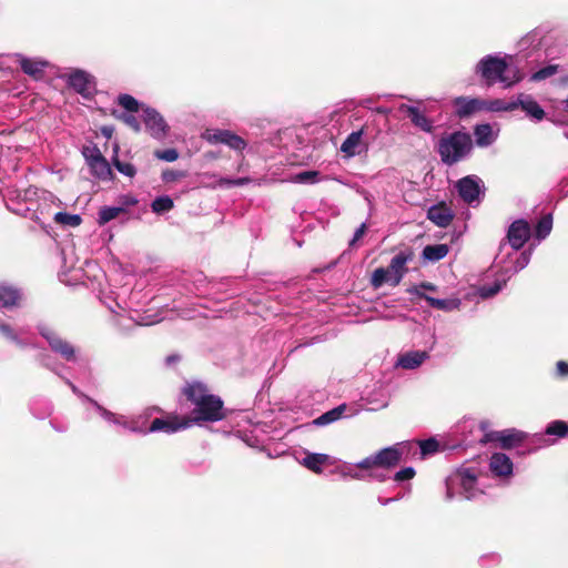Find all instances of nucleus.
<instances>
[{
  "instance_id": "obj_40",
  "label": "nucleus",
  "mask_w": 568,
  "mask_h": 568,
  "mask_svg": "<svg viewBox=\"0 0 568 568\" xmlns=\"http://www.w3.org/2000/svg\"><path fill=\"white\" fill-rule=\"evenodd\" d=\"M113 165L123 175L133 178L136 174V169L133 164L120 161L116 156L113 158Z\"/></svg>"
},
{
  "instance_id": "obj_64",
  "label": "nucleus",
  "mask_w": 568,
  "mask_h": 568,
  "mask_svg": "<svg viewBox=\"0 0 568 568\" xmlns=\"http://www.w3.org/2000/svg\"><path fill=\"white\" fill-rule=\"evenodd\" d=\"M562 109L568 112V98L561 102Z\"/></svg>"
},
{
  "instance_id": "obj_12",
  "label": "nucleus",
  "mask_w": 568,
  "mask_h": 568,
  "mask_svg": "<svg viewBox=\"0 0 568 568\" xmlns=\"http://www.w3.org/2000/svg\"><path fill=\"white\" fill-rule=\"evenodd\" d=\"M459 196L468 204L479 200L483 193V181L476 175H468L460 179L456 184Z\"/></svg>"
},
{
  "instance_id": "obj_24",
  "label": "nucleus",
  "mask_w": 568,
  "mask_h": 568,
  "mask_svg": "<svg viewBox=\"0 0 568 568\" xmlns=\"http://www.w3.org/2000/svg\"><path fill=\"white\" fill-rule=\"evenodd\" d=\"M399 110L405 112L407 116L410 119L413 124L425 132H430L433 129L432 121L426 118L424 113L419 111L418 108L407 104H402Z\"/></svg>"
},
{
  "instance_id": "obj_30",
  "label": "nucleus",
  "mask_w": 568,
  "mask_h": 568,
  "mask_svg": "<svg viewBox=\"0 0 568 568\" xmlns=\"http://www.w3.org/2000/svg\"><path fill=\"white\" fill-rule=\"evenodd\" d=\"M89 168L91 173L102 181H110L113 178L111 166L104 156L100 160L95 159L94 162L89 164Z\"/></svg>"
},
{
  "instance_id": "obj_60",
  "label": "nucleus",
  "mask_w": 568,
  "mask_h": 568,
  "mask_svg": "<svg viewBox=\"0 0 568 568\" xmlns=\"http://www.w3.org/2000/svg\"><path fill=\"white\" fill-rule=\"evenodd\" d=\"M345 476H349V477H352L354 479H362L363 478V476L359 473L353 471V470H349V471L345 473Z\"/></svg>"
},
{
  "instance_id": "obj_3",
  "label": "nucleus",
  "mask_w": 568,
  "mask_h": 568,
  "mask_svg": "<svg viewBox=\"0 0 568 568\" xmlns=\"http://www.w3.org/2000/svg\"><path fill=\"white\" fill-rule=\"evenodd\" d=\"M475 73L487 85L500 83L508 89L518 83L523 75L517 68L508 64L507 58L499 54H487L475 65Z\"/></svg>"
},
{
  "instance_id": "obj_51",
  "label": "nucleus",
  "mask_w": 568,
  "mask_h": 568,
  "mask_svg": "<svg viewBox=\"0 0 568 568\" xmlns=\"http://www.w3.org/2000/svg\"><path fill=\"white\" fill-rule=\"evenodd\" d=\"M367 230L366 223H362L355 231L353 239L349 241V245H354L359 239H362Z\"/></svg>"
},
{
  "instance_id": "obj_38",
  "label": "nucleus",
  "mask_w": 568,
  "mask_h": 568,
  "mask_svg": "<svg viewBox=\"0 0 568 568\" xmlns=\"http://www.w3.org/2000/svg\"><path fill=\"white\" fill-rule=\"evenodd\" d=\"M118 103L126 111L125 113L138 112L140 108L139 101L130 94H120Z\"/></svg>"
},
{
  "instance_id": "obj_15",
  "label": "nucleus",
  "mask_w": 568,
  "mask_h": 568,
  "mask_svg": "<svg viewBox=\"0 0 568 568\" xmlns=\"http://www.w3.org/2000/svg\"><path fill=\"white\" fill-rule=\"evenodd\" d=\"M191 426V422L186 418L181 420L176 417L172 418H155L152 420L149 428H145L144 434L164 432L166 434H173L181 429H185Z\"/></svg>"
},
{
  "instance_id": "obj_47",
  "label": "nucleus",
  "mask_w": 568,
  "mask_h": 568,
  "mask_svg": "<svg viewBox=\"0 0 568 568\" xmlns=\"http://www.w3.org/2000/svg\"><path fill=\"white\" fill-rule=\"evenodd\" d=\"M318 172L316 171H304L295 176V181L298 183H314L317 181Z\"/></svg>"
},
{
  "instance_id": "obj_4",
  "label": "nucleus",
  "mask_w": 568,
  "mask_h": 568,
  "mask_svg": "<svg viewBox=\"0 0 568 568\" xmlns=\"http://www.w3.org/2000/svg\"><path fill=\"white\" fill-rule=\"evenodd\" d=\"M471 148L470 135L457 131L440 138L437 151L443 163L453 165L464 160L470 153Z\"/></svg>"
},
{
  "instance_id": "obj_7",
  "label": "nucleus",
  "mask_w": 568,
  "mask_h": 568,
  "mask_svg": "<svg viewBox=\"0 0 568 568\" xmlns=\"http://www.w3.org/2000/svg\"><path fill=\"white\" fill-rule=\"evenodd\" d=\"M406 452V444L400 443L378 450L356 464L361 469L382 468L389 469L397 466L402 462V457Z\"/></svg>"
},
{
  "instance_id": "obj_10",
  "label": "nucleus",
  "mask_w": 568,
  "mask_h": 568,
  "mask_svg": "<svg viewBox=\"0 0 568 568\" xmlns=\"http://www.w3.org/2000/svg\"><path fill=\"white\" fill-rule=\"evenodd\" d=\"M63 79L70 88L84 99H91L97 92L95 78L82 69H72L63 75Z\"/></svg>"
},
{
  "instance_id": "obj_42",
  "label": "nucleus",
  "mask_w": 568,
  "mask_h": 568,
  "mask_svg": "<svg viewBox=\"0 0 568 568\" xmlns=\"http://www.w3.org/2000/svg\"><path fill=\"white\" fill-rule=\"evenodd\" d=\"M422 456L434 454L438 450V443L435 438L420 440L419 443Z\"/></svg>"
},
{
  "instance_id": "obj_63",
  "label": "nucleus",
  "mask_w": 568,
  "mask_h": 568,
  "mask_svg": "<svg viewBox=\"0 0 568 568\" xmlns=\"http://www.w3.org/2000/svg\"><path fill=\"white\" fill-rule=\"evenodd\" d=\"M102 133L106 136V138H110L111 136V133H112V130L109 129V128H103L102 129Z\"/></svg>"
},
{
  "instance_id": "obj_17",
  "label": "nucleus",
  "mask_w": 568,
  "mask_h": 568,
  "mask_svg": "<svg viewBox=\"0 0 568 568\" xmlns=\"http://www.w3.org/2000/svg\"><path fill=\"white\" fill-rule=\"evenodd\" d=\"M367 128V124H365L362 129L348 134L341 145V151L347 156H355L362 152V148L367 150L368 145L363 141Z\"/></svg>"
},
{
  "instance_id": "obj_43",
  "label": "nucleus",
  "mask_w": 568,
  "mask_h": 568,
  "mask_svg": "<svg viewBox=\"0 0 568 568\" xmlns=\"http://www.w3.org/2000/svg\"><path fill=\"white\" fill-rule=\"evenodd\" d=\"M82 154L87 161V164H91L92 162L97 160H100L103 158L101 151L94 145V146H85L83 148Z\"/></svg>"
},
{
  "instance_id": "obj_58",
  "label": "nucleus",
  "mask_w": 568,
  "mask_h": 568,
  "mask_svg": "<svg viewBox=\"0 0 568 568\" xmlns=\"http://www.w3.org/2000/svg\"><path fill=\"white\" fill-rule=\"evenodd\" d=\"M417 287H418V292H420L422 288L426 290V291H432V292L436 291V286L429 282H423Z\"/></svg>"
},
{
  "instance_id": "obj_53",
  "label": "nucleus",
  "mask_w": 568,
  "mask_h": 568,
  "mask_svg": "<svg viewBox=\"0 0 568 568\" xmlns=\"http://www.w3.org/2000/svg\"><path fill=\"white\" fill-rule=\"evenodd\" d=\"M556 373L558 377H568V363L564 361L557 362Z\"/></svg>"
},
{
  "instance_id": "obj_32",
  "label": "nucleus",
  "mask_w": 568,
  "mask_h": 568,
  "mask_svg": "<svg viewBox=\"0 0 568 568\" xmlns=\"http://www.w3.org/2000/svg\"><path fill=\"white\" fill-rule=\"evenodd\" d=\"M484 110L491 112H507L516 110V100L505 101L503 99L484 100Z\"/></svg>"
},
{
  "instance_id": "obj_34",
  "label": "nucleus",
  "mask_w": 568,
  "mask_h": 568,
  "mask_svg": "<svg viewBox=\"0 0 568 568\" xmlns=\"http://www.w3.org/2000/svg\"><path fill=\"white\" fill-rule=\"evenodd\" d=\"M552 229V215H544L535 227V236L538 241L545 240L551 232Z\"/></svg>"
},
{
  "instance_id": "obj_45",
  "label": "nucleus",
  "mask_w": 568,
  "mask_h": 568,
  "mask_svg": "<svg viewBox=\"0 0 568 568\" xmlns=\"http://www.w3.org/2000/svg\"><path fill=\"white\" fill-rule=\"evenodd\" d=\"M118 118L122 120L133 131L139 132L141 130V125L138 118L132 113H121Z\"/></svg>"
},
{
  "instance_id": "obj_11",
  "label": "nucleus",
  "mask_w": 568,
  "mask_h": 568,
  "mask_svg": "<svg viewBox=\"0 0 568 568\" xmlns=\"http://www.w3.org/2000/svg\"><path fill=\"white\" fill-rule=\"evenodd\" d=\"M204 138L211 144H225L237 152H242L247 145L243 138L230 130H206Z\"/></svg>"
},
{
  "instance_id": "obj_48",
  "label": "nucleus",
  "mask_w": 568,
  "mask_h": 568,
  "mask_svg": "<svg viewBox=\"0 0 568 568\" xmlns=\"http://www.w3.org/2000/svg\"><path fill=\"white\" fill-rule=\"evenodd\" d=\"M498 257H499V253L496 255L495 257V266L499 270V272L501 273L503 276L509 278L510 276H513L515 273L513 272H508L505 267V265H514L515 264V256H511L509 258H507V262L505 263H499L498 262Z\"/></svg>"
},
{
  "instance_id": "obj_6",
  "label": "nucleus",
  "mask_w": 568,
  "mask_h": 568,
  "mask_svg": "<svg viewBox=\"0 0 568 568\" xmlns=\"http://www.w3.org/2000/svg\"><path fill=\"white\" fill-rule=\"evenodd\" d=\"M457 494L465 499H473L481 494L477 487V474L474 469H459L446 479V499L452 500Z\"/></svg>"
},
{
  "instance_id": "obj_18",
  "label": "nucleus",
  "mask_w": 568,
  "mask_h": 568,
  "mask_svg": "<svg viewBox=\"0 0 568 568\" xmlns=\"http://www.w3.org/2000/svg\"><path fill=\"white\" fill-rule=\"evenodd\" d=\"M520 108L535 122L544 120L546 113L539 103L529 94L520 93L516 99V109Z\"/></svg>"
},
{
  "instance_id": "obj_56",
  "label": "nucleus",
  "mask_w": 568,
  "mask_h": 568,
  "mask_svg": "<svg viewBox=\"0 0 568 568\" xmlns=\"http://www.w3.org/2000/svg\"><path fill=\"white\" fill-rule=\"evenodd\" d=\"M379 468L369 469V476L376 480L383 481L386 479V475L378 470Z\"/></svg>"
},
{
  "instance_id": "obj_49",
  "label": "nucleus",
  "mask_w": 568,
  "mask_h": 568,
  "mask_svg": "<svg viewBox=\"0 0 568 568\" xmlns=\"http://www.w3.org/2000/svg\"><path fill=\"white\" fill-rule=\"evenodd\" d=\"M251 182H252V180L250 178H237V179H222L220 181V184L230 187V186H243Z\"/></svg>"
},
{
  "instance_id": "obj_41",
  "label": "nucleus",
  "mask_w": 568,
  "mask_h": 568,
  "mask_svg": "<svg viewBox=\"0 0 568 568\" xmlns=\"http://www.w3.org/2000/svg\"><path fill=\"white\" fill-rule=\"evenodd\" d=\"M546 433L548 435H556L564 437L568 434V425L565 422L556 420L548 425Z\"/></svg>"
},
{
  "instance_id": "obj_19",
  "label": "nucleus",
  "mask_w": 568,
  "mask_h": 568,
  "mask_svg": "<svg viewBox=\"0 0 568 568\" xmlns=\"http://www.w3.org/2000/svg\"><path fill=\"white\" fill-rule=\"evenodd\" d=\"M407 292L409 294H413V295H416L420 298H424L429 306L436 308V310H440V311H445V312H450V311H455V310H458L462 302L458 298H435V297H432L429 295H426L422 292H418V287H410L407 290Z\"/></svg>"
},
{
  "instance_id": "obj_20",
  "label": "nucleus",
  "mask_w": 568,
  "mask_h": 568,
  "mask_svg": "<svg viewBox=\"0 0 568 568\" xmlns=\"http://www.w3.org/2000/svg\"><path fill=\"white\" fill-rule=\"evenodd\" d=\"M27 329L24 327L14 328L10 324L0 320V336L13 343L19 348H27L31 343L26 338Z\"/></svg>"
},
{
  "instance_id": "obj_9",
  "label": "nucleus",
  "mask_w": 568,
  "mask_h": 568,
  "mask_svg": "<svg viewBox=\"0 0 568 568\" xmlns=\"http://www.w3.org/2000/svg\"><path fill=\"white\" fill-rule=\"evenodd\" d=\"M89 403L95 409V412L111 425L122 427L123 429L130 430L132 433H145L144 424L136 417H130L121 414H115L103 406H101L94 399H89Z\"/></svg>"
},
{
  "instance_id": "obj_2",
  "label": "nucleus",
  "mask_w": 568,
  "mask_h": 568,
  "mask_svg": "<svg viewBox=\"0 0 568 568\" xmlns=\"http://www.w3.org/2000/svg\"><path fill=\"white\" fill-rule=\"evenodd\" d=\"M184 395L194 405L192 423L217 422L224 418L223 402L220 397L209 393L206 386L195 382L184 388Z\"/></svg>"
},
{
  "instance_id": "obj_52",
  "label": "nucleus",
  "mask_w": 568,
  "mask_h": 568,
  "mask_svg": "<svg viewBox=\"0 0 568 568\" xmlns=\"http://www.w3.org/2000/svg\"><path fill=\"white\" fill-rule=\"evenodd\" d=\"M367 403L369 405H372V407L369 408L371 410H378V409H382V408H385L388 406V399L387 398H383L378 402H375L371 398H367Z\"/></svg>"
},
{
  "instance_id": "obj_27",
  "label": "nucleus",
  "mask_w": 568,
  "mask_h": 568,
  "mask_svg": "<svg viewBox=\"0 0 568 568\" xmlns=\"http://www.w3.org/2000/svg\"><path fill=\"white\" fill-rule=\"evenodd\" d=\"M19 64L21 70L31 77L38 78L41 77L44 69L48 67V62L40 59H29L21 57L19 60Z\"/></svg>"
},
{
  "instance_id": "obj_23",
  "label": "nucleus",
  "mask_w": 568,
  "mask_h": 568,
  "mask_svg": "<svg viewBox=\"0 0 568 568\" xmlns=\"http://www.w3.org/2000/svg\"><path fill=\"white\" fill-rule=\"evenodd\" d=\"M429 357L426 351H410L400 354L396 361V366L404 369H415L419 367Z\"/></svg>"
},
{
  "instance_id": "obj_22",
  "label": "nucleus",
  "mask_w": 568,
  "mask_h": 568,
  "mask_svg": "<svg viewBox=\"0 0 568 568\" xmlns=\"http://www.w3.org/2000/svg\"><path fill=\"white\" fill-rule=\"evenodd\" d=\"M456 113L459 118L469 116L477 111L484 110V100L478 98L458 97L454 100Z\"/></svg>"
},
{
  "instance_id": "obj_16",
  "label": "nucleus",
  "mask_w": 568,
  "mask_h": 568,
  "mask_svg": "<svg viewBox=\"0 0 568 568\" xmlns=\"http://www.w3.org/2000/svg\"><path fill=\"white\" fill-rule=\"evenodd\" d=\"M487 439L489 442H497L499 443L500 447L509 449L520 444L525 439V434L520 430L511 428L491 432L487 434Z\"/></svg>"
},
{
  "instance_id": "obj_54",
  "label": "nucleus",
  "mask_w": 568,
  "mask_h": 568,
  "mask_svg": "<svg viewBox=\"0 0 568 568\" xmlns=\"http://www.w3.org/2000/svg\"><path fill=\"white\" fill-rule=\"evenodd\" d=\"M63 379H64V382L67 383V385H69V387L71 388V390H72L75 395H78V396L82 397L84 400H87V402L89 403V399H91L90 397H88V396H85L84 394H82V393L79 390V388H78V387H77V386H75L71 381H69L68 378H63Z\"/></svg>"
},
{
  "instance_id": "obj_14",
  "label": "nucleus",
  "mask_w": 568,
  "mask_h": 568,
  "mask_svg": "<svg viewBox=\"0 0 568 568\" xmlns=\"http://www.w3.org/2000/svg\"><path fill=\"white\" fill-rule=\"evenodd\" d=\"M143 121L150 134L155 139H163L168 133V124L163 116L152 108L143 110Z\"/></svg>"
},
{
  "instance_id": "obj_55",
  "label": "nucleus",
  "mask_w": 568,
  "mask_h": 568,
  "mask_svg": "<svg viewBox=\"0 0 568 568\" xmlns=\"http://www.w3.org/2000/svg\"><path fill=\"white\" fill-rule=\"evenodd\" d=\"M180 176H181V174H180V173H178V172H175V171H165V172H163V174H162V179H163V181H165V182L174 181V180H176V179H178V178H180Z\"/></svg>"
},
{
  "instance_id": "obj_25",
  "label": "nucleus",
  "mask_w": 568,
  "mask_h": 568,
  "mask_svg": "<svg viewBox=\"0 0 568 568\" xmlns=\"http://www.w3.org/2000/svg\"><path fill=\"white\" fill-rule=\"evenodd\" d=\"M427 217L439 227H446L453 221L452 210L445 205H433L429 207Z\"/></svg>"
},
{
  "instance_id": "obj_28",
  "label": "nucleus",
  "mask_w": 568,
  "mask_h": 568,
  "mask_svg": "<svg viewBox=\"0 0 568 568\" xmlns=\"http://www.w3.org/2000/svg\"><path fill=\"white\" fill-rule=\"evenodd\" d=\"M347 408L348 407L346 404H341L337 407H334L333 409L327 410L317 418H315L313 420V424L315 426H326L332 423H335L345 416Z\"/></svg>"
},
{
  "instance_id": "obj_21",
  "label": "nucleus",
  "mask_w": 568,
  "mask_h": 568,
  "mask_svg": "<svg viewBox=\"0 0 568 568\" xmlns=\"http://www.w3.org/2000/svg\"><path fill=\"white\" fill-rule=\"evenodd\" d=\"M514 464L511 459L504 453H494L489 460V469L500 478H507L513 475Z\"/></svg>"
},
{
  "instance_id": "obj_39",
  "label": "nucleus",
  "mask_w": 568,
  "mask_h": 568,
  "mask_svg": "<svg viewBox=\"0 0 568 568\" xmlns=\"http://www.w3.org/2000/svg\"><path fill=\"white\" fill-rule=\"evenodd\" d=\"M558 72V65L548 64L546 67L540 68L535 73L531 74V81L539 82L546 80Z\"/></svg>"
},
{
  "instance_id": "obj_31",
  "label": "nucleus",
  "mask_w": 568,
  "mask_h": 568,
  "mask_svg": "<svg viewBox=\"0 0 568 568\" xmlns=\"http://www.w3.org/2000/svg\"><path fill=\"white\" fill-rule=\"evenodd\" d=\"M448 252L449 248L446 244L426 245L423 248L422 256L429 262H438L443 260Z\"/></svg>"
},
{
  "instance_id": "obj_50",
  "label": "nucleus",
  "mask_w": 568,
  "mask_h": 568,
  "mask_svg": "<svg viewBox=\"0 0 568 568\" xmlns=\"http://www.w3.org/2000/svg\"><path fill=\"white\" fill-rule=\"evenodd\" d=\"M40 363L45 368L50 369L51 372L55 373L58 376L62 377L59 372V365L53 363V361L50 358V356H41Z\"/></svg>"
},
{
  "instance_id": "obj_29",
  "label": "nucleus",
  "mask_w": 568,
  "mask_h": 568,
  "mask_svg": "<svg viewBox=\"0 0 568 568\" xmlns=\"http://www.w3.org/2000/svg\"><path fill=\"white\" fill-rule=\"evenodd\" d=\"M328 459L329 456L326 454L310 453L303 458L302 465L316 474H321L323 471V465H325Z\"/></svg>"
},
{
  "instance_id": "obj_26",
  "label": "nucleus",
  "mask_w": 568,
  "mask_h": 568,
  "mask_svg": "<svg viewBox=\"0 0 568 568\" xmlns=\"http://www.w3.org/2000/svg\"><path fill=\"white\" fill-rule=\"evenodd\" d=\"M474 135L476 144L480 148L491 145L497 139V132H495L493 126L488 123L476 125Z\"/></svg>"
},
{
  "instance_id": "obj_44",
  "label": "nucleus",
  "mask_w": 568,
  "mask_h": 568,
  "mask_svg": "<svg viewBox=\"0 0 568 568\" xmlns=\"http://www.w3.org/2000/svg\"><path fill=\"white\" fill-rule=\"evenodd\" d=\"M155 158L165 162H174L179 158L175 149L159 150L154 153Z\"/></svg>"
},
{
  "instance_id": "obj_5",
  "label": "nucleus",
  "mask_w": 568,
  "mask_h": 568,
  "mask_svg": "<svg viewBox=\"0 0 568 568\" xmlns=\"http://www.w3.org/2000/svg\"><path fill=\"white\" fill-rule=\"evenodd\" d=\"M413 253L410 251H400L392 260L387 268H376L371 277V285L374 288L382 287L385 283L397 286L407 273V263L412 261Z\"/></svg>"
},
{
  "instance_id": "obj_8",
  "label": "nucleus",
  "mask_w": 568,
  "mask_h": 568,
  "mask_svg": "<svg viewBox=\"0 0 568 568\" xmlns=\"http://www.w3.org/2000/svg\"><path fill=\"white\" fill-rule=\"evenodd\" d=\"M37 329L40 336L47 341L53 353L70 363H77L79 361L77 347L69 341L64 339L53 327L47 324H39Z\"/></svg>"
},
{
  "instance_id": "obj_37",
  "label": "nucleus",
  "mask_w": 568,
  "mask_h": 568,
  "mask_svg": "<svg viewBox=\"0 0 568 568\" xmlns=\"http://www.w3.org/2000/svg\"><path fill=\"white\" fill-rule=\"evenodd\" d=\"M54 222L61 225H67L71 227L79 226L82 222V219L79 214H70L65 212H58L53 217Z\"/></svg>"
},
{
  "instance_id": "obj_36",
  "label": "nucleus",
  "mask_w": 568,
  "mask_h": 568,
  "mask_svg": "<svg viewBox=\"0 0 568 568\" xmlns=\"http://www.w3.org/2000/svg\"><path fill=\"white\" fill-rule=\"evenodd\" d=\"M505 283L506 278H503L501 281L497 280L493 284H484L478 287L477 293L481 298H490L501 290Z\"/></svg>"
},
{
  "instance_id": "obj_33",
  "label": "nucleus",
  "mask_w": 568,
  "mask_h": 568,
  "mask_svg": "<svg viewBox=\"0 0 568 568\" xmlns=\"http://www.w3.org/2000/svg\"><path fill=\"white\" fill-rule=\"evenodd\" d=\"M123 212L124 207L122 206H103L99 210L98 213V224L104 225L110 221L116 219Z\"/></svg>"
},
{
  "instance_id": "obj_13",
  "label": "nucleus",
  "mask_w": 568,
  "mask_h": 568,
  "mask_svg": "<svg viewBox=\"0 0 568 568\" xmlns=\"http://www.w3.org/2000/svg\"><path fill=\"white\" fill-rule=\"evenodd\" d=\"M24 300L23 292L9 283L0 284V310L13 311L22 306Z\"/></svg>"
},
{
  "instance_id": "obj_1",
  "label": "nucleus",
  "mask_w": 568,
  "mask_h": 568,
  "mask_svg": "<svg viewBox=\"0 0 568 568\" xmlns=\"http://www.w3.org/2000/svg\"><path fill=\"white\" fill-rule=\"evenodd\" d=\"M530 235L531 229L526 220H516L508 227L507 242L500 244L498 257L499 263H505L507 258L515 256L514 265H505L508 272L518 273L528 265L534 248L529 247L526 251H519L529 240Z\"/></svg>"
},
{
  "instance_id": "obj_62",
  "label": "nucleus",
  "mask_w": 568,
  "mask_h": 568,
  "mask_svg": "<svg viewBox=\"0 0 568 568\" xmlns=\"http://www.w3.org/2000/svg\"><path fill=\"white\" fill-rule=\"evenodd\" d=\"M376 112H378L381 114H388L389 110L387 108H384V106H378V108H376Z\"/></svg>"
},
{
  "instance_id": "obj_61",
  "label": "nucleus",
  "mask_w": 568,
  "mask_h": 568,
  "mask_svg": "<svg viewBox=\"0 0 568 568\" xmlns=\"http://www.w3.org/2000/svg\"><path fill=\"white\" fill-rule=\"evenodd\" d=\"M180 359V357L178 355H171V356H168L166 357V363L168 365L172 364V363H175Z\"/></svg>"
},
{
  "instance_id": "obj_46",
  "label": "nucleus",
  "mask_w": 568,
  "mask_h": 568,
  "mask_svg": "<svg viewBox=\"0 0 568 568\" xmlns=\"http://www.w3.org/2000/svg\"><path fill=\"white\" fill-rule=\"evenodd\" d=\"M416 471L413 467H405L394 475V480L402 483L414 478Z\"/></svg>"
},
{
  "instance_id": "obj_35",
  "label": "nucleus",
  "mask_w": 568,
  "mask_h": 568,
  "mask_svg": "<svg viewBox=\"0 0 568 568\" xmlns=\"http://www.w3.org/2000/svg\"><path fill=\"white\" fill-rule=\"evenodd\" d=\"M174 206L173 200L169 195L158 196L151 203V209L156 214H163L171 211Z\"/></svg>"
},
{
  "instance_id": "obj_57",
  "label": "nucleus",
  "mask_w": 568,
  "mask_h": 568,
  "mask_svg": "<svg viewBox=\"0 0 568 568\" xmlns=\"http://www.w3.org/2000/svg\"><path fill=\"white\" fill-rule=\"evenodd\" d=\"M138 203V200L133 196L125 195L122 197V204L126 206H133Z\"/></svg>"
},
{
  "instance_id": "obj_59",
  "label": "nucleus",
  "mask_w": 568,
  "mask_h": 568,
  "mask_svg": "<svg viewBox=\"0 0 568 568\" xmlns=\"http://www.w3.org/2000/svg\"><path fill=\"white\" fill-rule=\"evenodd\" d=\"M400 497H396V498H383V497H378V503L383 506H386L388 504H390L392 501L394 500H398Z\"/></svg>"
}]
</instances>
